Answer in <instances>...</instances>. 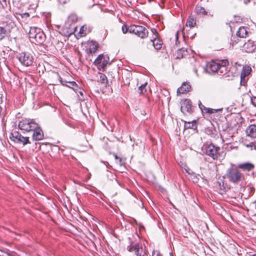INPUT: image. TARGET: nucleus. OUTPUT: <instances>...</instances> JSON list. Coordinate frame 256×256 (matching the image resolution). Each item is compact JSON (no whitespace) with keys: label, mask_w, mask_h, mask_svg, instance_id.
Listing matches in <instances>:
<instances>
[{"label":"nucleus","mask_w":256,"mask_h":256,"mask_svg":"<svg viewBox=\"0 0 256 256\" xmlns=\"http://www.w3.org/2000/svg\"><path fill=\"white\" fill-rule=\"evenodd\" d=\"M6 30L2 26H0V40H2L6 36Z\"/></svg>","instance_id":"nucleus-29"},{"label":"nucleus","mask_w":256,"mask_h":256,"mask_svg":"<svg viewBox=\"0 0 256 256\" xmlns=\"http://www.w3.org/2000/svg\"><path fill=\"white\" fill-rule=\"evenodd\" d=\"M196 20L192 16H190L186 22V26H189L190 28L194 27L196 24Z\"/></svg>","instance_id":"nucleus-24"},{"label":"nucleus","mask_w":256,"mask_h":256,"mask_svg":"<svg viewBox=\"0 0 256 256\" xmlns=\"http://www.w3.org/2000/svg\"><path fill=\"white\" fill-rule=\"evenodd\" d=\"M60 2L61 4H65L66 3L68 0H58Z\"/></svg>","instance_id":"nucleus-41"},{"label":"nucleus","mask_w":256,"mask_h":256,"mask_svg":"<svg viewBox=\"0 0 256 256\" xmlns=\"http://www.w3.org/2000/svg\"><path fill=\"white\" fill-rule=\"evenodd\" d=\"M29 37L32 42L42 44L45 40L46 36L43 32L36 28H30Z\"/></svg>","instance_id":"nucleus-2"},{"label":"nucleus","mask_w":256,"mask_h":256,"mask_svg":"<svg viewBox=\"0 0 256 256\" xmlns=\"http://www.w3.org/2000/svg\"><path fill=\"white\" fill-rule=\"evenodd\" d=\"M138 26L132 25L128 28V32L131 34H134L136 32V30Z\"/></svg>","instance_id":"nucleus-30"},{"label":"nucleus","mask_w":256,"mask_h":256,"mask_svg":"<svg viewBox=\"0 0 256 256\" xmlns=\"http://www.w3.org/2000/svg\"><path fill=\"white\" fill-rule=\"evenodd\" d=\"M186 51L184 48L178 50L176 52V58H181L184 57V56L186 55Z\"/></svg>","instance_id":"nucleus-25"},{"label":"nucleus","mask_w":256,"mask_h":256,"mask_svg":"<svg viewBox=\"0 0 256 256\" xmlns=\"http://www.w3.org/2000/svg\"><path fill=\"white\" fill-rule=\"evenodd\" d=\"M222 108H218V109H214L211 108H206L205 106H204V112L209 114L215 113L218 112L222 111Z\"/></svg>","instance_id":"nucleus-23"},{"label":"nucleus","mask_w":256,"mask_h":256,"mask_svg":"<svg viewBox=\"0 0 256 256\" xmlns=\"http://www.w3.org/2000/svg\"><path fill=\"white\" fill-rule=\"evenodd\" d=\"M246 28L244 26H240L236 32V36L240 38H246L248 33Z\"/></svg>","instance_id":"nucleus-20"},{"label":"nucleus","mask_w":256,"mask_h":256,"mask_svg":"<svg viewBox=\"0 0 256 256\" xmlns=\"http://www.w3.org/2000/svg\"><path fill=\"white\" fill-rule=\"evenodd\" d=\"M90 31L88 30L87 28L85 26H82L78 33V36L79 37H83L86 36Z\"/></svg>","instance_id":"nucleus-22"},{"label":"nucleus","mask_w":256,"mask_h":256,"mask_svg":"<svg viewBox=\"0 0 256 256\" xmlns=\"http://www.w3.org/2000/svg\"><path fill=\"white\" fill-rule=\"evenodd\" d=\"M244 0V3L246 4L250 3L251 1V0Z\"/></svg>","instance_id":"nucleus-43"},{"label":"nucleus","mask_w":256,"mask_h":256,"mask_svg":"<svg viewBox=\"0 0 256 256\" xmlns=\"http://www.w3.org/2000/svg\"><path fill=\"white\" fill-rule=\"evenodd\" d=\"M151 30L153 34V36L152 37L150 42H152V45L156 50H160L162 48V42L158 38V32L154 28H152Z\"/></svg>","instance_id":"nucleus-9"},{"label":"nucleus","mask_w":256,"mask_h":256,"mask_svg":"<svg viewBox=\"0 0 256 256\" xmlns=\"http://www.w3.org/2000/svg\"><path fill=\"white\" fill-rule=\"evenodd\" d=\"M254 190V189L253 188H252V190H251V192H253Z\"/></svg>","instance_id":"nucleus-50"},{"label":"nucleus","mask_w":256,"mask_h":256,"mask_svg":"<svg viewBox=\"0 0 256 256\" xmlns=\"http://www.w3.org/2000/svg\"><path fill=\"white\" fill-rule=\"evenodd\" d=\"M194 71L195 72V74L198 76V72H197V69L196 68H194Z\"/></svg>","instance_id":"nucleus-46"},{"label":"nucleus","mask_w":256,"mask_h":256,"mask_svg":"<svg viewBox=\"0 0 256 256\" xmlns=\"http://www.w3.org/2000/svg\"><path fill=\"white\" fill-rule=\"evenodd\" d=\"M152 256H162L161 254L159 252H154L152 253Z\"/></svg>","instance_id":"nucleus-38"},{"label":"nucleus","mask_w":256,"mask_h":256,"mask_svg":"<svg viewBox=\"0 0 256 256\" xmlns=\"http://www.w3.org/2000/svg\"><path fill=\"white\" fill-rule=\"evenodd\" d=\"M202 150L206 155L211 157L214 160H218L220 156V148L212 144H204Z\"/></svg>","instance_id":"nucleus-4"},{"label":"nucleus","mask_w":256,"mask_h":256,"mask_svg":"<svg viewBox=\"0 0 256 256\" xmlns=\"http://www.w3.org/2000/svg\"><path fill=\"white\" fill-rule=\"evenodd\" d=\"M228 65V60H220V64L218 68V74L220 75L224 76L228 73L229 71L228 68L226 67Z\"/></svg>","instance_id":"nucleus-11"},{"label":"nucleus","mask_w":256,"mask_h":256,"mask_svg":"<svg viewBox=\"0 0 256 256\" xmlns=\"http://www.w3.org/2000/svg\"><path fill=\"white\" fill-rule=\"evenodd\" d=\"M252 256H256V254H252Z\"/></svg>","instance_id":"nucleus-51"},{"label":"nucleus","mask_w":256,"mask_h":256,"mask_svg":"<svg viewBox=\"0 0 256 256\" xmlns=\"http://www.w3.org/2000/svg\"><path fill=\"white\" fill-rule=\"evenodd\" d=\"M70 85L69 86H66L69 88H71L72 86H74L75 85H76V83L74 82H68Z\"/></svg>","instance_id":"nucleus-37"},{"label":"nucleus","mask_w":256,"mask_h":256,"mask_svg":"<svg viewBox=\"0 0 256 256\" xmlns=\"http://www.w3.org/2000/svg\"><path fill=\"white\" fill-rule=\"evenodd\" d=\"M251 102L254 106L256 107V96H252L251 98Z\"/></svg>","instance_id":"nucleus-33"},{"label":"nucleus","mask_w":256,"mask_h":256,"mask_svg":"<svg viewBox=\"0 0 256 256\" xmlns=\"http://www.w3.org/2000/svg\"><path fill=\"white\" fill-rule=\"evenodd\" d=\"M220 64V60L218 62L212 61L207 64L206 70L209 74L218 73Z\"/></svg>","instance_id":"nucleus-10"},{"label":"nucleus","mask_w":256,"mask_h":256,"mask_svg":"<svg viewBox=\"0 0 256 256\" xmlns=\"http://www.w3.org/2000/svg\"><path fill=\"white\" fill-rule=\"evenodd\" d=\"M252 69L249 66H244L240 74V77L242 78H246Z\"/></svg>","instance_id":"nucleus-21"},{"label":"nucleus","mask_w":256,"mask_h":256,"mask_svg":"<svg viewBox=\"0 0 256 256\" xmlns=\"http://www.w3.org/2000/svg\"><path fill=\"white\" fill-rule=\"evenodd\" d=\"M190 86L189 83L184 82L182 86L177 90V93L180 94H184L188 92L190 89Z\"/></svg>","instance_id":"nucleus-19"},{"label":"nucleus","mask_w":256,"mask_h":256,"mask_svg":"<svg viewBox=\"0 0 256 256\" xmlns=\"http://www.w3.org/2000/svg\"><path fill=\"white\" fill-rule=\"evenodd\" d=\"M253 147H254V148L256 150V146H255V145L254 144V146H253Z\"/></svg>","instance_id":"nucleus-48"},{"label":"nucleus","mask_w":256,"mask_h":256,"mask_svg":"<svg viewBox=\"0 0 256 256\" xmlns=\"http://www.w3.org/2000/svg\"><path fill=\"white\" fill-rule=\"evenodd\" d=\"M38 126L34 120L30 118H24L18 122V128L24 132H30Z\"/></svg>","instance_id":"nucleus-3"},{"label":"nucleus","mask_w":256,"mask_h":256,"mask_svg":"<svg viewBox=\"0 0 256 256\" xmlns=\"http://www.w3.org/2000/svg\"><path fill=\"white\" fill-rule=\"evenodd\" d=\"M10 138L15 142L22 144L23 145L30 144L28 137L24 136L18 132L15 131L11 133Z\"/></svg>","instance_id":"nucleus-6"},{"label":"nucleus","mask_w":256,"mask_h":256,"mask_svg":"<svg viewBox=\"0 0 256 256\" xmlns=\"http://www.w3.org/2000/svg\"><path fill=\"white\" fill-rule=\"evenodd\" d=\"M224 178L234 184H238L244 179V176L238 166H231L227 170Z\"/></svg>","instance_id":"nucleus-1"},{"label":"nucleus","mask_w":256,"mask_h":256,"mask_svg":"<svg viewBox=\"0 0 256 256\" xmlns=\"http://www.w3.org/2000/svg\"><path fill=\"white\" fill-rule=\"evenodd\" d=\"M108 80L106 76L102 74H100V78H98V82L103 84H106Z\"/></svg>","instance_id":"nucleus-28"},{"label":"nucleus","mask_w":256,"mask_h":256,"mask_svg":"<svg viewBox=\"0 0 256 256\" xmlns=\"http://www.w3.org/2000/svg\"><path fill=\"white\" fill-rule=\"evenodd\" d=\"M127 250L130 252H134L136 256H146L145 252H143L142 246L138 243L128 246L127 247Z\"/></svg>","instance_id":"nucleus-8"},{"label":"nucleus","mask_w":256,"mask_h":256,"mask_svg":"<svg viewBox=\"0 0 256 256\" xmlns=\"http://www.w3.org/2000/svg\"><path fill=\"white\" fill-rule=\"evenodd\" d=\"M147 86V82L144 83L143 84H142L140 86L138 87V91L140 94H144L146 92V86Z\"/></svg>","instance_id":"nucleus-26"},{"label":"nucleus","mask_w":256,"mask_h":256,"mask_svg":"<svg viewBox=\"0 0 256 256\" xmlns=\"http://www.w3.org/2000/svg\"><path fill=\"white\" fill-rule=\"evenodd\" d=\"M254 4H256V0H253Z\"/></svg>","instance_id":"nucleus-49"},{"label":"nucleus","mask_w":256,"mask_h":256,"mask_svg":"<svg viewBox=\"0 0 256 256\" xmlns=\"http://www.w3.org/2000/svg\"><path fill=\"white\" fill-rule=\"evenodd\" d=\"M16 58L20 63L24 66H31L34 63V56L29 52H20L17 55Z\"/></svg>","instance_id":"nucleus-5"},{"label":"nucleus","mask_w":256,"mask_h":256,"mask_svg":"<svg viewBox=\"0 0 256 256\" xmlns=\"http://www.w3.org/2000/svg\"><path fill=\"white\" fill-rule=\"evenodd\" d=\"M114 158L116 160H118L120 158V157H118L116 154H114Z\"/></svg>","instance_id":"nucleus-45"},{"label":"nucleus","mask_w":256,"mask_h":256,"mask_svg":"<svg viewBox=\"0 0 256 256\" xmlns=\"http://www.w3.org/2000/svg\"><path fill=\"white\" fill-rule=\"evenodd\" d=\"M246 132L248 136L253 138H256V124H252L248 126Z\"/></svg>","instance_id":"nucleus-15"},{"label":"nucleus","mask_w":256,"mask_h":256,"mask_svg":"<svg viewBox=\"0 0 256 256\" xmlns=\"http://www.w3.org/2000/svg\"><path fill=\"white\" fill-rule=\"evenodd\" d=\"M134 34L137 35L138 36L144 38L148 36V31L145 27L141 26H138Z\"/></svg>","instance_id":"nucleus-14"},{"label":"nucleus","mask_w":256,"mask_h":256,"mask_svg":"<svg viewBox=\"0 0 256 256\" xmlns=\"http://www.w3.org/2000/svg\"><path fill=\"white\" fill-rule=\"evenodd\" d=\"M32 132H33L32 139L34 140L38 141L43 139L44 132L38 124L37 128L32 130Z\"/></svg>","instance_id":"nucleus-12"},{"label":"nucleus","mask_w":256,"mask_h":256,"mask_svg":"<svg viewBox=\"0 0 256 256\" xmlns=\"http://www.w3.org/2000/svg\"><path fill=\"white\" fill-rule=\"evenodd\" d=\"M58 79H59V81L60 82V83L62 84V85H63V86H66V83L67 82H66V81H64L62 80V78L61 77L59 76Z\"/></svg>","instance_id":"nucleus-35"},{"label":"nucleus","mask_w":256,"mask_h":256,"mask_svg":"<svg viewBox=\"0 0 256 256\" xmlns=\"http://www.w3.org/2000/svg\"><path fill=\"white\" fill-rule=\"evenodd\" d=\"M254 146V144L252 142L250 143L249 144H246V146L247 148H250L252 150V148H253Z\"/></svg>","instance_id":"nucleus-36"},{"label":"nucleus","mask_w":256,"mask_h":256,"mask_svg":"<svg viewBox=\"0 0 256 256\" xmlns=\"http://www.w3.org/2000/svg\"><path fill=\"white\" fill-rule=\"evenodd\" d=\"M118 160V164L120 165H122V158H120Z\"/></svg>","instance_id":"nucleus-42"},{"label":"nucleus","mask_w":256,"mask_h":256,"mask_svg":"<svg viewBox=\"0 0 256 256\" xmlns=\"http://www.w3.org/2000/svg\"><path fill=\"white\" fill-rule=\"evenodd\" d=\"M237 166L238 168L244 171L250 172L253 170L254 168V164L251 162H244L238 164Z\"/></svg>","instance_id":"nucleus-16"},{"label":"nucleus","mask_w":256,"mask_h":256,"mask_svg":"<svg viewBox=\"0 0 256 256\" xmlns=\"http://www.w3.org/2000/svg\"><path fill=\"white\" fill-rule=\"evenodd\" d=\"M109 57L108 55L100 54L94 61V64L100 69H104L109 62Z\"/></svg>","instance_id":"nucleus-7"},{"label":"nucleus","mask_w":256,"mask_h":256,"mask_svg":"<svg viewBox=\"0 0 256 256\" xmlns=\"http://www.w3.org/2000/svg\"><path fill=\"white\" fill-rule=\"evenodd\" d=\"M256 48V46L252 40H248L243 46V48L246 52H252Z\"/></svg>","instance_id":"nucleus-17"},{"label":"nucleus","mask_w":256,"mask_h":256,"mask_svg":"<svg viewBox=\"0 0 256 256\" xmlns=\"http://www.w3.org/2000/svg\"><path fill=\"white\" fill-rule=\"evenodd\" d=\"M246 82V78H242V77H240V84L242 86H245Z\"/></svg>","instance_id":"nucleus-32"},{"label":"nucleus","mask_w":256,"mask_h":256,"mask_svg":"<svg viewBox=\"0 0 256 256\" xmlns=\"http://www.w3.org/2000/svg\"><path fill=\"white\" fill-rule=\"evenodd\" d=\"M176 40H178V32H177L176 34Z\"/></svg>","instance_id":"nucleus-47"},{"label":"nucleus","mask_w":256,"mask_h":256,"mask_svg":"<svg viewBox=\"0 0 256 256\" xmlns=\"http://www.w3.org/2000/svg\"><path fill=\"white\" fill-rule=\"evenodd\" d=\"M185 127H186L188 128H192L193 127V124H191L190 122L186 123Z\"/></svg>","instance_id":"nucleus-34"},{"label":"nucleus","mask_w":256,"mask_h":256,"mask_svg":"<svg viewBox=\"0 0 256 256\" xmlns=\"http://www.w3.org/2000/svg\"><path fill=\"white\" fill-rule=\"evenodd\" d=\"M180 110L184 114L186 112L190 113L192 110V102L190 100H185L181 104Z\"/></svg>","instance_id":"nucleus-13"},{"label":"nucleus","mask_w":256,"mask_h":256,"mask_svg":"<svg viewBox=\"0 0 256 256\" xmlns=\"http://www.w3.org/2000/svg\"><path fill=\"white\" fill-rule=\"evenodd\" d=\"M70 18H72V21L76 20H75V18H76V16H70Z\"/></svg>","instance_id":"nucleus-44"},{"label":"nucleus","mask_w":256,"mask_h":256,"mask_svg":"<svg viewBox=\"0 0 256 256\" xmlns=\"http://www.w3.org/2000/svg\"><path fill=\"white\" fill-rule=\"evenodd\" d=\"M198 106L201 109L202 111L204 112V106L200 102H199Z\"/></svg>","instance_id":"nucleus-40"},{"label":"nucleus","mask_w":256,"mask_h":256,"mask_svg":"<svg viewBox=\"0 0 256 256\" xmlns=\"http://www.w3.org/2000/svg\"><path fill=\"white\" fill-rule=\"evenodd\" d=\"M196 10L198 14H201L204 15L207 14V12L206 11L205 9L200 6H196Z\"/></svg>","instance_id":"nucleus-27"},{"label":"nucleus","mask_w":256,"mask_h":256,"mask_svg":"<svg viewBox=\"0 0 256 256\" xmlns=\"http://www.w3.org/2000/svg\"><path fill=\"white\" fill-rule=\"evenodd\" d=\"M88 51L91 54H95L98 50V44L97 42L92 40L88 44Z\"/></svg>","instance_id":"nucleus-18"},{"label":"nucleus","mask_w":256,"mask_h":256,"mask_svg":"<svg viewBox=\"0 0 256 256\" xmlns=\"http://www.w3.org/2000/svg\"><path fill=\"white\" fill-rule=\"evenodd\" d=\"M2 102V94H0V104ZM2 111V107L0 106V114H1Z\"/></svg>","instance_id":"nucleus-39"},{"label":"nucleus","mask_w":256,"mask_h":256,"mask_svg":"<svg viewBox=\"0 0 256 256\" xmlns=\"http://www.w3.org/2000/svg\"><path fill=\"white\" fill-rule=\"evenodd\" d=\"M122 32L124 34H126L128 32V28L126 25H123L122 28Z\"/></svg>","instance_id":"nucleus-31"}]
</instances>
